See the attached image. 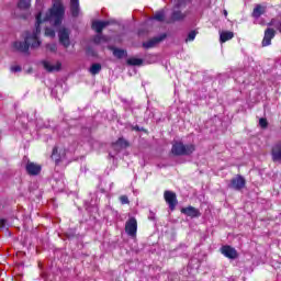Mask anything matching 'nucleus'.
<instances>
[{"instance_id": "obj_1", "label": "nucleus", "mask_w": 281, "mask_h": 281, "mask_svg": "<svg viewBox=\"0 0 281 281\" xmlns=\"http://www.w3.org/2000/svg\"><path fill=\"white\" fill-rule=\"evenodd\" d=\"M55 1L57 2L53 4V8L48 11V14H46L44 19L42 18V12H38L35 15V31L32 34L25 33L24 42H15L13 44V47L16 49V52L25 53L27 49H30V47L33 49L41 47V40H38V34H41V24L45 23V21H49L53 23V25H60V23H63V19L65 16V7L63 5V2H60L61 0Z\"/></svg>"}, {"instance_id": "obj_2", "label": "nucleus", "mask_w": 281, "mask_h": 281, "mask_svg": "<svg viewBox=\"0 0 281 281\" xmlns=\"http://www.w3.org/2000/svg\"><path fill=\"white\" fill-rule=\"evenodd\" d=\"M194 150H196L194 144L186 145L181 140H176L172 143L171 155H173V157H190Z\"/></svg>"}, {"instance_id": "obj_3", "label": "nucleus", "mask_w": 281, "mask_h": 281, "mask_svg": "<svg viewBox=\"0 0 281 281\" xmlns=\"http://www.w3.org/2000/svg\"><path fill=\"white\" fill-rule=\"evenodd\" d=\"M106 25H109V22L106 21H95L92 23V30L99 34L94 37V43H102V41H106V37L102 36V30H104Z\"/></svg>"}, {"instance_id": "obj_4", "label": "nucleus", "mask_w": 281, "mask_h": 281, "mask_svg": "<svg viewBox=\"0 0 281 281\" xmlns=\"http://www.w3.org/2000/svg\"><path fill=\"white\" fill-rule=\"evenodd\" d=\"M164 199L166 203L169 205V210L171 212H175L177 205H179V201L177 200V193H175V191L167 190L164 192Z\"/></svg>"}, {"instance_id": "obj_5", "label": "nucleus", "mask_w": 281, "mask_h": 281, "mask_svg": "<svg viewBox=\"0 0 281 281\" xmlns=\"http://www.w3.org/2000/svg\"><path fill=\"white\" fill-rule=\"evenodd\" d=\"M125 232L127 236H132V238H135L137 236V220L135 217H131L125 223Z\"/></svg>"}, {"instance_id": "obj_6", "label": "nucleus", "mask_w": 281, "mask_h": 281, "mask_svg": "<svg viewBox=\"0 0 281 281\" xmlns=\"http://www.w3.org/2000/svg\"><path fill=\"white\" fill-rule=\"evenodd\" d=\"M246 184L247 181L243 178V176H236L231 180L228 188H231V190L240 191L243 188H245Z\"/></svg>"}, {"instance_id": "obj_7", "label": "nucleus", "mask_w": 281, "mask_h": 281, "mask_svg": "<svg viewBox=\"0 0 281 281\" xmlns=\"http://www.w3.org/2000/svg\"><path fill=\"white\" fill-rule=\"evenodd\" d=\"M221 254L229 260H236V258H238V250L229 245L222 246Z\"/></svg>"}, {"instance_id": "obj_8", "label": "nucleus", "mask_w": 281, "mask_h": 281, "mask_svg": "<svg viewBox=\"0 0 281 281\" xmlns=\"http://www.w3.org/2000/svg\"><path fill=\"white\" fill-rule=\"evenodd\" d=\"M25 170L31 177H36V175H41V170H43V167H41V165L36 162L27 161Z\"/></svg>"}, {"instance_id": "obj_9", "label": "nucleus", "mask_w": 281, "mask_h": 281, "mask_svg": "<svg viewBox=\"0 0 281 281\" xmlns=\"http://www.w3.org/2000/svg\"><path fill=\"white\" fill-rule=\"evenodd\" d=\"M273 38H276V30L268 27L265 31V36L262 40V47H269V45H271V41H273Z\"/></svg>"}, {"instance_id": "obj_10", "label": "nucleus", "mask_w": 281, "mask_h": 281, "mask_svg": "<svg viewBox=\"0 0 281 281\" xmlns=\"http://www.w3.org/2000/svg\"><path fill=\"white\" fill-rule=\"evenodd\" d=\"M181 214H186L190 218H199L201 216V211L194 206H187L181 209Z\"/></svg>"}, {"instance_id": "obj_11", "label": "nucleus", "mask_w": 281, "mask_h": 281, "mask_svg": "<svg viewBox=\"0 0 281 281\" xmlns=\"http://www.w3.org/2000/svg\"><path fill=\"white\" fill-rule=\"evenodd\" d=\"M165 38H166V35H162L160 37H153L151 40L144 42L143 47L145 49H150L153 47H157V45H159V43H161V41H164Z\"/></svg>"}, {"instance_id": "obj_12", "label": "nucleus", "mask_w": 281, "mask_h": 281, "mask_svg": "<svg viewBox=\"0 0 281 281\" xmlns=\"http://www.w3.org/2000/svg\"><path fill=\"white\" fill-rule=\"evenodd\" d=\"M59 43H61L64 47H69V45L71 44L69 42V30L67 29L59 30Z\"/></svg>"}, {"instance_id": "obj_13", "label": "nucleus", "mask_w": 281, "mask_h": 281, "mask_svg": "<svg viewBox=\"0 0 281 281\" xmlns=\"http://www.w3.org/2000/svg\"><path fill=\"white\" fill-rule=\"evenodd\" d=\"M271 155L273 161L281 164V142L273 145Z\"/></svg>"}, {"instance_id": "obj_14", "label": "nucleus", "mask_w": 281, "mask_h": 281, "mask_svg": "<svg viewBox=\"0 0 281 281\" xmlns=\"http://www.w3.org/2000/svg\"><path fill=\"white\" fill-rule=\"evenodd\" d=\"M265 12H267V7L262 5V4H256L252 11V16L254 19H260V16H262V14H265Z\"/></svg>"}, {"instance_id": "obj_15", "label": "nucleus", "mask_w": 281, "mask_h": 281, "mask_svg": "<svg viewBox=\"0 0 281 281\" xmlns=\"http://www.w3.org/2000/svg\"><path fill=\"white\" fill-rule=\"evenodd\" d=\"M43 65L46 71H60V67H63V64H60V61H57L56 64L44 61Z\"/></svg>"}, {"instance_id": "obj_16", "label": "nucleus", "mask_w": 281, "mask_h": 281, "mask_svg": "<svg viewBox=\"0 0 281 281\" xmlns=\"http://www.w3.org/2000/svg\"><path fill=\"white\" fill-rule=\"evenodd\" d=\"M70 12L72 16L80 14V2L79 0H70Z\"/></svg>"}, {"instance_id": "obj_17", "label": "nucleus", "mask_w": 281, "mask_h": 281, "mask_svg": "<svg viewBox=\"0 0 281 281\" xmlns=\"http://www.w3.org/2000/svg\"><path fill=\"white\" fill-rule=\"evenodd\" d=\"M233 38H234V32L232 31L222 32L220 35L221 43H227V41H232Z\"/></svg>"}, {"instance_id": "obj_18", "label": "nucleus", "mask_w": 281, "mask_h": 281, "mask_svg": "<svg viewBox=\"0 0 281 281\" xmlns=\"http://www.w3.org/2000/svg\"><path fill=\"white\" fill-rule=\"evenodd\" d=\"M127 65H130V67H142V65H144V59L131 57L127 59Z\"/></svg>"}, {"instance_id": "obj_19", "label": "nucleus", "mask_w": 281, "mask_h": 281, "mask_svg": "<svg viewBox=\"0 0 281 281\" xmlns=\"http://www.w3.org/2000/svg\"><path fill=\"white\" fill-rule=\"evenodd\" d=\"M113 56H115L116 58H126L127 53L124 49L114 48Z\"/></svg>"}, {"instance_id": "obj_20", "label": "nucleus", "mask_w": 281, "mask_h": 281, "mask_svg": "<svg viewBox=\"0 0 281 281\" xmlns=\"http://www.w3.org/2000/svg\"><path fill=\"white\" fill-rule=\"evenodd\" d=\"M99 71H102V65H100V64H93V65L90 67V74H91L92 76H97V74H98Z\"/></svg>"}, {"instance_id": "obj_21", "label": "nucleus", "mask_w": 281, "mask_h": 281, "mask_svg": "<svg viewBox=\"0 0 281 281\" xmlns=\"http://www.w3.org/2000/svg\"><path fill=\"white\" fill-rule=\"evenodd\" d=\"M113 145L120 146L121 148H128V146H130L128 140H126L124 138H119Z\"/></svg>"}, {"instance_id": "obj_22", "label": "nucleus", "mask_w": 281, "mask_h": 281, "mask_svg": "<svg viewBox=\"0 0 281 281\" xmlns=\"http://www.w3.org/2000/svg\"><path fill=\"white\" fill-rule=\"evenodd\" d=\"M18 8L20 10H27L30 8V0H18Z\"/></svg>"}, {"instance_id": "obj_23", "label": "nucleus", "mask_w": 281, "mask_h": 281, "mask_svg": "<svg viewBox=\"0 0 281 281\" xmlns=\"http://www.w3.org/2000/svg\"><path fill=\"white\" fill-rule=\"evenodd\" d=\"M186 15L183 13H181V11H176L172 14V19L173 21H181V19H184Z\"/></svg>"}, {"instance_id": "obj_24", "label": "nucleus", "mask_w": 281, "mask_h": 281, "mask_svg": "<svg viewBox=\"0 0 281 281\" xmlns=\"http://www.w3.org/2000/svg\"><path fill=\"white\" fill-rule=\"evenodd\" d=\"M119 199L122 205H128V203H131L127 195H121Z\"/></svg>"}, {"instance_id": "obj_25", "label": "nucleus", "mask_w": 281, "mask_h": 281, "mask_svg": "<svg viewBox=\"0 0 281 281\" xmlns=\"http://www.w3.org/2000/svg\"><path fill=\"white\" fill-rule=\"evenodd\" d=\"M154 19L156 21H164V19H166V15L164 14V12H158L154 15Z\"/></svg>"}, {"instance_id": "obj_26", "label": "nucleus", "mask_w": 281, "mask_h": 281, "mask_svg": "<svg viewBox=\"0 0 281 281\" xmlns=\"http://www.w3.org/2000/svg\"><path fill=\"white\" fill-rule=\"evenodd\" d=\"M45 34H46V36H50L52 38H54L56 36V32H54V30H52V29H46Z\"/></svg>"}, {"instance_id": "obj_27", "label": "nucleus", "mask_w": 281, "mask_h": 281, "mask_svg": "<svg viewBox=\"0 0 281 281\" xmlns=\"http://www.w3.org/2000/svg\"><path fill=\"white\" fill-rule=\"evenodd\" d=\"M259 126H261V128H267V126H269V123L267 122V119H260L259 120Z\"/></svg>"}, {"instance_id": "obj_28", "label": "nucleus", "mask_w": 281, "mask_h": 281, "mask_svg": "<svg viewBox=\"0 0 281 281\" xmlns=\"http://www.w3.org/2000/svg\"><path fill=\"white\" fill-rule=\"evenodd\" d=\"M196 38V31H191L188 35V41H193Z\"/></svg>"}, {"instance_id": "obj_29", "label": "nucleus", "mask_w": 281, "mask_h": 281, "mask_svg": "<svg viewBox=\"0 0 281 281\" xmlns=\"http://www.w3.org/2000/svg\"><path fill=\"white\" fill-rule=\"evenodd\" d=\"M46 48L48 49V52H56L57 49L56 44H48Z\"/></svg>"}, {"instance_id": "obj_30", "label": "nucleus", "mask_w": 281, "mask_h": 281, "mask_svg": "<svg viewBox=\"0 0 281 281\" xmlns=\"http://www.w3.org/2000/svg\"><path fill=\"white\" fill-rule=\"evenodd\" d=\"M56 155H58V147H54L53 154H52V159H55L56 161H58V159L56 158Z\"/></svg>"}, {"instance_id": "obj_31", "label": "nucleus", "mask_w": 281, "mask_h": 281, "mask_svg": "<svg viewBox=\"0 0 281 281\" xmlns=\"http://www.w3.org/2000/svg\"><path fill=\"white\" fill-rule=\"evenodd\" d=\"M11 71H14V72L21 71V66H12Z\"/></svg>"}, {"instance_id": "obj_32", "label": "nucleus", "mask_w": 281, "mask_h": 281, "mask_svg": "<svg viewBox=\"0 0 281 281\" xmlns=\"http://www.w3.org/2000/svg\"><path fill=\"white\" fill-rule=\"evenodd\" d=\"M5 225V220L0 221V227H3Z\"/></svg>"}, {"instance_id": "obj_33", "label": "nucleus", "mask_w": 281, "mask_h": 281, "mask_svg": "<svg viewBox=\"0 0 281 281\" xmlns=\"http://www.w3.org/2000/svg\"><path fill=\"white\" fill-rule=\"evenodd\" d=\"M273 23H276L274 19H272L268 25L271 26V25H273Z\"/></svg>"}, {"instance_id": "obj_34", "label": "nucleus", "mask_w": 281, "mask_h": 281, "mask_svg": "<svg viewBox=\"0 0 281 281\" xmlns=\"http://www.w3.org/2000/svg\"><path fill=\"white\" fill-rule=\"evenodd\" d=\"M224 16H227V11H224Z\"/></svg>"}]
</instances>
